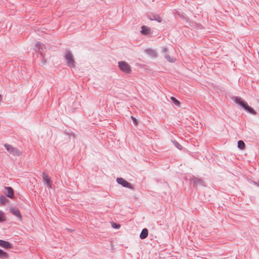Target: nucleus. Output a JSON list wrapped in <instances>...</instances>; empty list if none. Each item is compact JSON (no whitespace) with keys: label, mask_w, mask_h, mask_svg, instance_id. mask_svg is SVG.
<instances>
[{"label":"nucleus","mask_w":259,"mask_h":259,"mask_svg":"<svg viewBox=\"0 0 259 259\" xmlns=\"http://www.w3.org/2000/svg\"><path fill=\"white\" fill-rule=\"evenodd\" d=\"M192 182L194 186H197L198 185H203L204 184V181L202 179H198L196 177H194L192 179Z\"/></svg>","instance_id":"f8f14e48"},{"label":"nucleus","mask_w":259,"mask_h":259,"mask_svg":"<svg viewBox=\"0 0 259 259\" xmlns=\"http://www.w3.org/2000/svg\"><path fill=\"white\" fill-rule=\"evenodd\" d=\"M235 101L236 103L241 106L245 110L250 113L253 115H255L256 114V111H255L252 108L248 106L247 103L243 100L240 97H236Z\"/></svg>","instance_id":"f257e3e1"},{"label":"nucleus","mask_w":259,"mask_h":259,"mask_svg":"<svg viewBox=\"0 0 259 259\" xmlns=\"http://www.w3.org/2000/svg\"><path fill=\"white\" fill-rule=\"evenodd\" d=\"M6 189L7 190V193H6V195L9 198L13 199L14 198V191L12 188L10 187H6Z\"/></svg>","instance_id":"9d476101"},{"label":"nucleus","mask_w":259,"mask_h":259,"mask_svg":"<svg viewBox=\"0 0 259 259\" xmlns=\"http://www.w3.org/2000/svg\"><path fill=\"white\" fill-rule=\"evenodd\" d=\"M9 257L8 254L3 251L2 249H0V258L2 259H8Z\"/></svg>","instance_id":"2eb2a0df"},{"label":"nucleus","mask_w":259,"mask_h":259,"mask_svg":"<svg viewBox=\"0 0 259 259\" xmlns=\"http://www.w3.org/2000/svg\"><path fill=\"white\" fill-rule=\"evenodd\" d=\"M42 46L43 44L39 42H37L35 45V47L38 49V51H39L40 49H42Z\"/></svg>","instance_id":"aec40b11"},{"label":"nucleus","mask_w":259,"mask_h":259,"mask_svg":"<svg viewBox=\"0 0 259 259\" xmlns=\"http://www.w3.org/2000/svg\"><path fill=\"white\" fill-rule=\"evenodd\" d=\"M148 17L150 20H155L159 23L161 22L162 20V18L159 15H153L152 16H148Z\"/></svg>","instance_id":"9b49d317"},{"label":"nucleus","mask_w":259,"mask_h":259,"mask_svg":"<svg viewBox=\"0 0 259 259\" xmlns=\"http://www.w3.org/2000/svg\"><path fill=\"white\" fill-rule=\"evenodd\" d=\"M43 182L46 183L48 188H51L52 187V181L50 177L45 172H42Z\"/></svg>","instance_id":"423d86ee"},{"label":"nucleus","mask_w":259,"mask_h":259,"mask_svg":"<svg viewBox=\"0 0 259 259\" xmlns=\"http://www.w3.org/2000/svg\"><path fill=\"white\" fill-rule=\"evenodd\" d=\"M64 57L68 66L70 67H74L75 66V62L73 56L70 51H66Z\"/></svg>","instance_id":"7ed1b4c3"},{"label":"nucleus","mask_w":259,"mask_h":259,"mask_svg":"<svg viewBox=\"0 0 259 259\" xmlns=\"http://www.w3.org/2000/svg\"><path fill=\"white\" fill-rule=\"evenodd\" d=\"M238 147L241 150L244 149L245 147V144L244 142L242 140H239L238 142Z\"/></svg>","instance_id":"dca6fc26"},{"label":"nucleus","mask_w":259,"mask_h":259,"mask_svg":"<svg viewBox=\"0 0 259 259\" xmlns=\"http://www.w3.org/2000/svg\"><path fill=\"white\" fill-rule=\"evenodd\" d=\"M131 118H132V120L133 121V122H134V124L135 125H137L138 122V121H137V119L135 117H134V116H132Z\"/></svg>","instance_id":"b1692460"},{"label":"nucleus","mask_w":259,"mask_h":259,"mask_svg":"<svg viewBox=\"0 0 259 259\" xmlns=\"http://www.w3.org/2000/svg\"><path fill=\"white\" fill-rule=\"evenodd\" d=\"M162 51L163 52H166L167 51V49L166 48H164L163 49H162Z\"/></svg>","instance_id":"393cba45"},{"label":"nucleus","mask_w":259,"mask_h":259,"mask_svg":"<svg viewBox=\"0 0 259 259\" xmlns=\"http://www.w3.org/2000/svg\"><path fill=\"white\" fill-rule=\"evenodd\" d=\"M165 57L166 59V60L167 61H168L169 62H174V58H171L169 55H165Z\"/></svg>","instance_id":"412c9836"},{"label":"nucleus","mask_w":259,"mask_h":259,"mask_svg":"<svg viewBox=\"0 0 259 259\" xmlns=\"http://www.w3.org/2000/svg\"><path fill=\"white\" fill-rule=\"evenodd\" d=\"M10 212L14 215L17 217L19 220L22 219V216L19 210L17 208L11 207L10 208Z\"/></svg>","instance_id":"6e6552de"},{"label":"nucleus","mask_w":259,"mask_h":259,"mask_svg":"<svg viewBox=\"0 0 259 259\" xmlns=\"http://www.w3.org/2000/svg\"><path fill=\"white\" fill-rule=\"evenodd\" d=\"M112 227L114 229H119L120 227V225L119 224H117L115 223L112 222Z\"/></svg>","instance_id":"4be33fe9"},{"label":"nucleus","mask_w":259,"mask_h":259,"mask_svg":"<svg viewBox=\"0 0 259 259\" xmlns=\"http://www.w3.org/2000/svg\"><path fill=\"white\" fill-rule=\"evenodd\" d=\"M9 200L4 195L0 197V203L2 205H6L9 203Z\"/></svg>","instance_id":"4468645a"},{"label":"nucleus","mask_w":259,"mask_h":259,"mask_svg":"<svg viewBox=\"0 0 259 259\" xmlns=\"http://www.w3.org/2000/svg\"><path fill=\"white\" fill-rule=\"evenodd\" d=\"M116 182L118 184L121 185L124 187L128 188L132 190L134 189V187L132 184L128 183L127 181L122 178H117L116 179Z\"/></svg>","instance_id":"39448f33"},{"label":"nucleus","mask_w":259,"mask_h":259,"mask_svg":"<svg viewBox=\"0 0 259 259\" xmlns=\"http://www.w3.org/2000/svg\"><path fill=\"white\" fill-rule=\"evenodd\" d=\"M5 219L4 212L2 210H0V222L5 221Z\"/></svg>","instance_id":"6ab92c4d"},{"label":"nucleus","mask_w":259,"mask_h":259,"mask_svg":"<svg viewBox=\"0 0 259 259\" xmlns=\"http://www.w3.org/2000/svg\"><path fill=\"white\" fill-rule=\"evenodd\" d=\"M141 33L143 35H148L151 34L152 32L151 30L149 27L146 26H142L141 27Z\"/></svg>","instance_id":"0eeeda50"},{"label":"nucleus","mask_w":259,"mask_h":259,"mask_svg":"<svg viewBox=\"0 0 259 259\" xmlns=\"http://www.w3.org/2000/svg\"><path fill=\"white\" fill-rule=\"evenodd\" d=\"M254 184L259 187V182H254Z\"/></svg>","instance_id":"a878e982"},{"label":"nucleus","mask_w":259,"mask_h":259,"mask_svg":"<svg viewBox=\"0 0 259 259\" xmlns=\"http://www.w3.org/2000/svg\"><path fill=\"white\" fill-rule=\"evenodd\" d=\"M148 235V231L147 229H143L140 235V237L141 239H144L146 238Z\"/></svg>","instance_id":"ddd939ff"},{"label":"nucleus","mask_w":259,"mask_h":259,"mask_svg":"<svg viewBox=\"0 0 259 259\" xmlns=\"http://www.w3.org/2000/svg\"><path fill=\"white\" fill-rule=\"evenodd\" d=\"M5 147L10 153L15 156H19L21 154V152L16 148L13 147L12 145L6 144Z\"/></svg>","instance_id":"20e7f679"},{"label":"nucleus","mask_w":259,"mask_h":259,"mask_svg":"<svg viewBox=\"0 0 259 259\" xmlns=\"http://www.w3.org/2000/svg\"><path fill=\"white\" fill-rule=\"evenodd\" d=\"M146 51L147 52H148L149 54L153 55L154 56H156V53H155V51H153L152 50H150V49L146 50Z\"/></svg>","instance_id":"5701e85b"},{"label":"nucleus","mask_w":259,"mask_h":259,"mask_svg":"<svg viewBox=\"0 0 259 259\" xmlns=\"http://www.w3.org/2000/svg\"><path fill=\"white\" fill-rule=\"evenodd\" d=\"M0 246L6 249H10L13 247L12 245L9 242L1 239Z\"/></svg>","instance_id":"1a4fd4ad"},{"label":"nucleus","mask_w":259,"mask_h":259,"mask_svg":"<svg viewBox=\"0 0 259 259\" xmlns=\"http://www.w3.org/2000/svg\"><path fill=\"white\" fill-rule=\"evenodd\" d=\"M170 99L175 105H176L177 106H180V102L176 98H175L174 97H171Z\"/></svg>","instance_id":"f3484780"},{"label":"nucleus","mask_w":259,"mask_h":259,"mask_svg":"<svg viewBox=\"0 0 259 259\" xmlns=\"http://www.w3.org/2000/svg\"><path fill=\"white\" fill-rule=\"evenodd\" d=\"M118 66L120 70L125 74H131L132 69L131 66L125 61H121L118 62Z\"/></svg>","instance_id":"f03ea898"},{"label":"nucleus","mask_w":259,"mask_h":259,"mask_svg":"<svg viewBox=\"0 0 259 259\" xmlns=\"http://www.w3.org/2000/svg\"><path fill=\"white\" fill-rule=\"evenodd\" d=\"M172 142L175 147L177 148L178 149L181 150L182 149V146L180 144H179V142H178L176 141H172Z\"/></svg>","instance_id":"a211bd4d"}]
</instances>
